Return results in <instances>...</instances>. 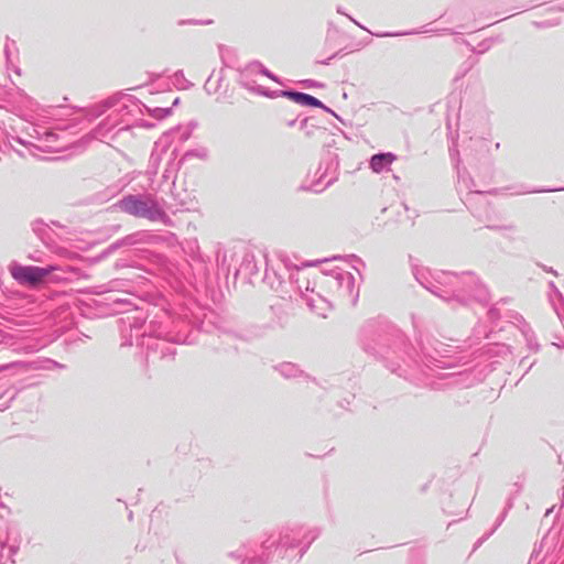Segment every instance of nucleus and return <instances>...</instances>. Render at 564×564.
<instances>
[{"mask_svg": "<svg viewBox=\"0 0 564 564\" xmlns=\"http://www.w3.org/2000/svg\"><path fill=\"white\" fill-rule=\"evenodd\" d=\"M11 275L21 284L35 286L48 274V270L39 267L13 265L10 268Z\"/></svg>", "mask_w": 564, "mask_h": 564, "instance_id": "1", "label": "nucleus"}, {"mask_svg": "<svg viewBox=\"0 0 564 564\" xmlns=\"http://www.w3.org/2000/svg\"><path fill=\"white\" fill-rule=\"evenodd\" d=\"M121 206L122 209L135 216H145L148 213L147 205L143 202L135 199L133 197H128L123 199Z\"/></svg>", "mask_w": 564, "mask_h": 564, "instance_id": "2", "label": "nucleus"}, {"mask_svg": "<svg viewBox=\"0 0 564 564\" xmlns=\"http://www.w3.org/2000/svg\"><path fill=\"white\" fill-rule=\"evenodd\" d=\"M284 95L292 101L303 106L319 107L322 105V102L317 98L308 94L288 91Z\"/></svg>", "mask_w": 564, "mask_h": 564, "instance_id": "3", "label": "nucleus"}, {"mask_svg": "<svg viewBox=\"0 0 564 564\" xmlns=\"http://www.w3.org/2000/svg\"><path fill=\"white\" fill-rule=\"evenodd\" d=\"M394 155L391 153L375 154L370 161V167L373 172L380 173L386 164L394 161Z\"/></svg>", "mask_w": 564, "mask_h": 564, "instance_id": "4", "label": "nucleus"}]
</instances>
